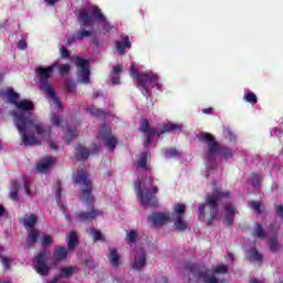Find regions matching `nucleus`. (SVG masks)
<instances>
[{
    "mask_svg": "<svg viewBox=\"0 0 283 283\" xmlns=\"http://www.w3.org/2000/svg\"><path fill=\"white\" fill-rule=\"evenodd\" d=\"M55 188H56V191H55V199H56L57 201H60V200H61V196H62V193H63V188H61V180H57V181L55 182Z\"/></svg>",
    "mask_w": 283,
    "mask_h": 283,
    "instance_id": "nucleus-48",
    "label": "nucleus"
},
{
    "mask_svg": "<svg viewBox=\"0 0 283 283\" xmlns=\"http://www.w3.org/2000/svg\"><path fill=\"white\" fill-rule=\"evenodd\" d=\"M149 155L147 153H142L139 160L137 161V167L139 169H147V160Z\"/></svg>",
    "mask_w": 283,
    "mask_h": 283,
    "instance_id": "nucleus-38",
    "label": "nucleus"
},
{
    "mask_svg": "<svg viewBox=\"0 0 283 283\" xmlns=\"http://www.w3.org/2000/svg\"><path fill=\"white\" fill-rule=\"evenodd\" d=\"M122 72H123V66L120 64L113 66V74H120Z\"/></svg>",
    "mask_w": 283,
    "mask_h": 283,
    "instance_id": "nucleus-58",
    "label": "nucleus"
},
{
    "mask_svg": "<svg viewBox=\"0 0 283 283\" xmlns=\"http://www.w3.org/2000/svg\"><path fill=\"white\" fill-rule=\"evenodd\" d=\"M229 269L227 268V265H219L213 269V273H227Z\"/></svg>",
    "mask_w": 283,
    "mask_h": 283,
    "instance_id": "nucleus-51",
    "label": "nucleus"
},
{
    "mask_svg": "<svg viewBox=\"0 0 283 283\" xmlns=\"http://www.w3.org/2000/svg\"><path fill=\"white\" fill-rule=\"evenodd\" d=\"M266 223H255L254 231L252 232L253 238H259V240H266Z\"/></svg>",
    "mask_w": 283,
    "mask_h": 283,
    "instance_id": "nucleus-22",
    "label": "nucleus"
},
{
    "mask_svg": "<svg viewBox=\"0 0 283 283\" xmlns=\"http://www.w3.org/2000/svg\"><path fill=\"white\" fill-rule=\"evenodd\" d=\"M61 59H70V51L65 46L60 49Z\"/></svg>",
    "mask_w": 283,
    "mask_h": 283,
    "instance_id": "nucleus-50",
    "label": "nucleus"
},
{
    "mask_svg": "<svg viewBox=\"0 0 283 283\" xmlns=\"http://www.w3.org/2000/svg\"><path fill=\"white\" fill-rule=\"evenodd\" d=\"M57 72L61 76H65L72 72V66L70 64H62L57 67Z\"/></svg>",
    "mask_w": 283,
    "mask_h": 283,
    "instance_id": "nucleus-41",
    "label": "nucleus"
},
{
    "mask_svg": "<svg viewBox=\"0 0 283 283\" xmlns=\"http://www.w3.org/2000/svg\"><path fill=\"white\" fill-rule=\"evenodd\" d=\"M94 19L102 24L103 34H107L112 32V30H114V27H112V23H109V21H107V18L105 17V14H103V11L98 7H93L91 9V14L90 9H81L78 11L77 20L85 28L92 27V23H94Z\"/></svg>",
    "mask_w": 283,
    "mask_h": 283,
    "instance_id": "nucleus-5",
    "label": "nucleus"
},
{
    "mask_svg": "<svg viewBox=\"0 0 283 283\" xmlns=\"http://www.w3.org/2000/svg\"><path fill=\"white\" fill-rule=\"evenodd\" d=\"M74 41H78V39H76V34L66 40V45H72Z\"/></svg>",
    "mask_w": 283,
    "mask_h": 283,
    "instance_id": "nucleus-60",
    "label": "nucleus"
},
{
    "mask_svg": "<svg viewBox=\"0 0 283 283\" xmlns=\"http://www.w3.org/2000/svg\"><path fill=\"white\" fill-rule=\"evenodd\" d=\"M54 67H56V64H52L48 67L39 66L36 69V72L39 74V81H40V88L43 90L50 96V98L53 101V104L59 109H63V104L61 103V99L59 96H56V91L52 87V76L54 74Z\"/></svg>",
    "mask_w": 283,
    "mask_h": 283,
    "instance_id": "nucleus-6",
    "label": "nucleus"
},
{
    "mask_svg": "<svg viewBox=\"0 0 283 283\" xmlns=\"http://www.w3.org/2000/svg\"><path fill=\"white\" fill-rule=\"evenodd\" d=\"M174 228L177 231H191V228L189 227V223L182 219V217H175L174 219Z\"/></svg>",
    "mask_w": 283,
    "mask_h": 283,
    "instance_id": "nucleus-24",
    "label": "nucleus"
},
{
    "mask_svg": "<svg viewBox=\"0 0 283 283\" xmlns=\"http://www.w3.org/2000/svg\"><path fill=\"white\" fill-rule=\"evenodd\" d=\"M87 112L91 113V116L95 118H107L109 116V109L97 108L96 106H88Z\"/></svg>",
    "mask_w": 283,
    "mask_h": 283,
    "instance_id": "nucleus-19",
    "label": "nucleus"
},
{
    "mask_svg": "<svg viewBox=\"0 0 283 283\" xmlns=\"http://www.w3.org/2000/svg\"><path fill=\"white\" fill-rule=\"evenodd\" d=\"M277 213L280 218L283 220V206H277Z\"/></svg>",
    "mask_w": 283,
    "mask_h": 283,
    "instance_id": "nucleus-62",
    "label": "nucleus"
},
{
    "mask_svg": "<svg viewBox=\"0 0 283 283\" xmlns=\"http://www.w3.org/2000/svg\"><path fill=\"white\" fill-rule=\"evenodd\" d=\"M250 182L254 189H258V187H260V182H262V177L258 174H252L250 177Z\"/></svg>",
    "mask_w": 283,
    "mask_h": 283,
    "instance_id": "nucleus-39",
    "label": "nucleus"
},
{
    "mask_svg": "<svg viewBox=\"0 0 283 283\" xmlns=\"http://www.w3.org/2000/svg\"><path fill=\"white\" fill-rule=\"evenodd\" d=\"M35 271L38 275H42L43 277H48L50 275V265L48 264V251L41 250L35 255Z\"/></svg>",
    "mask_w": 283,
    "mask_h": 283,
    "instance_id": "nucleus-9",
    "label": "nucleus"
},
{
    "mask_svg": "<svg viewBox=\"0 0 283 283\" xmlns=\"http://www.w3.org/2000/svg\"><path fill=\"white\" fill-rule=\"evenodd\" d=\"M269 249L272 253H277L282 249V244H280L276 235L269 240Z\"/></svg>",
    "mask_w": 283,
    "mask_h": 283,
    "instance_id": "nucleus-29",
    "label": "nucleus"
},
{
    "mask_svg": "<svg viewBox=\"0 0 283 283\" xmlns=\"http://www.w3.org/2000/svg\"><path fill=\"white\" fill-rule=\"evenodd\" d=\"M202 113L203 114H213V108L212 107L203 108Z\"/></svg>",
    "mask_w": 283,
    "mask_h": 283,
    "instance_id": "nucleus-63",
    "label": "nucleus"
},
{
    "mask_svg": "<svg viewBox=\"0 0 283 283\" xmlns=\"http://www.w3.org/2000/svg\"><path fill=\"white\" fill-rule=\"evenodd\" d=\"M78 244V233L76 230H71L67 238V249L69 251H74Z\"/></svg>",
    "mask_w": 283,
    "mask_h": 283,
    "instance_id": "nucleus-25",
    "label": "nucleus"
},
{
    "mask_svg": "<svg viewBox=\"0 0 283 283\" xmlns=\"http://www.w3.org/2000/svg\"><path fill=\"white\" fill-rule=\"evenodd\" d=\"M174 132H182V125L180 124H165L160 130H158V136L163 134H174Z\"/></svg>",
    "mask_w": 283,
    "mask_h": 283,
    "instance_id": "nucleus-20",
    "label": "nucleus"
},
{
    "mask_svg": "<svg viewBox=\"0 0 283 283\" xmlns=\"http://www.w3.org/2000/svg\"><path fill=\"white\" fill-rule=\"evenodd\" d=\"M139 132L142 134H147L149 132H154V129L151 128V125H149V120L147 118L142 119Z\"/></svg>",
    "mask_w": 283,
    "mask_h": 283,
    "instance_id": "nucleus-33",
    "label": "nucleus"
},
{
    "mask_svg": "<svg viewBox=\"0 0 283 283\" xmlns=\"http://www.w3.org/2000/svg\"><path fill=\"white\" fill-rule=\"evenodd\" d=\"M170 220L169 212H154L148 217V222L154 227H165Z\"/></svg>",
    "mask_w": 283,
    "mask_h": 283,
    "instance_id": "nucleus-12",
    "label": "nucleus"
},
{
    "mask_svg": "<svg viewBox=\"0 0 283 283\" xmlns=\"http://www.w3.org/2000/svg\"><path fill=\"white\" fill-rule=\"evenodd\" d=\"M10 198L11 200L19 202V191L10 190Z\"/></svg>",
    "mask_w": 283,
    "mask_h": 283,
    "instance_id": "nucleus-55",
    "label": "nucleus"
},
{
    "mask_svg": "<svg viewBox=\"0 0 283 283\" xmlns=\"http://www.w3.org/2000/svg\"><path fill=\"white\" fill-rule=\"evenodd\" d=\"M203 283H219V281H218V277L212 275V276H209V277L206 276L205 280H203Z\"/></svg>",
    "mask_w": 283,
    "mask_h": 283,
    "instance_id": "nucleus-56",
    "label": "nucleus"
},
{
    "mask_svg": "<svg viewBox=\"0 0 283 283\" xmlns=\"http://www.w3.org/2000/svg\"><path fill=\"white\" fill-rule=\"evenodd\" d=\"M165 157L166 158H178V157H180V151H178L177 149H174V148L166 150Z\"/></svg>",
    "mask_w": 283,
    "mask_h": 283,
    "instance_id": "nucleus-46",
    "label": "nucleus"
},
{
    "mask_svg": "<svg viewBox=\"0 0 283 283\" xmlns=\"http://www.w3.org/2000/svg\"><path fill=\"white\" fill-rule=\"evenodd\" d=\"M14 106L19 112L12 113L11 116L24 147L41 145L39 138H50L52 136V126L45 125L30 113L34 109V102L21 99L15 102Z\"/></svg>",
    "mask_w": 283,
    "mask_h": 283,
    "instance_id": "nucleus-1",
    "label": "nucleus"
},
{
    "mask_svg": "<svg viewBox=\"0 0 283 283\" xmlns=\"http://www.w3.org/2000/svg\"><path fill=\"white\" fill-rule=\"evenodd\" d=\"M226 216L223 218V223L226 227H231L233 224V220H235V208L233 205L229 203L224 207Z\"/></svg>",
    "mask_w": 283,
    "mask_h": 283,
    "instance_id": "nucleus-17",
    "label": "nucleus"
},
{
    "mask_svg": "<svg viewBox=\"0 0 283 283\" xmlns=\"http://www.w3.org/2000/svg\"><path fill=\"white\" fill-rule=\"evenodd\" d=\"M158 134L159 133L156 132V130H150V132L144 134V136H145V140H144L145 147H149V145H151V143H154L155 136H158Z\"/></svg>",
    "mask_w": 283,
    "mask_h": 283,
    "instance_id": "nucleus-32",
    "label": "nucleus"
},
{
    "mask_svg": "<svg viewBox=\"0 0 283 283\" xmlns=\"http://www.w3.org/2000/svg\"><path fill=\"white\" fill-rule=\"evenodd\" d=\"M39 230L36 229H29L28 230V239H27V247H34V243L39 241Z\"/></svg>",
    "mask_w": 283,
    "mask_h": 283,
    "instance_id": "nucleus-27",
    "label": "nucleus"
},
{
    "mask_svg": "<svg viewBox=\"0 0 283 283\" xmlns=\"http://www.w3.org/2000/svg\"><path fill=\"white\" fill-rule=\"evenodd\" d=\"M90 34H92V32H90L88 30L81 29L75 33V39H77V41H83V39H88Z\"/></svg>",
    "mask_w": 283,
    "mask_h": 283,
    "instance_id": "nucleus-40",
    "label": "nucleus"
},
{
    "mask_svg": "<svg viewBox=\"0 0 283 283\" xmlns=\"http://www.w3.org/2000/svg\"><path fill=\"white\" fill-rule=\"evenodd\" d=\"M199 142L207 145V158H216V156L220 154L223 156L224 160H229V158H233V154H235V150L231 149L230 147L220 145V143H218L216 139V136H213L211 133H201L199 136Z\"/></svg>",
    "mask_w": 283,
    "mask_h": 283,
    "instance_id": "nucleus-4",
    "label": "nucleus"
},
{
    "mask_svg": "<svg viewBox=\"0 0 283 283\" xmlns=\"http://www.w3.org/2000/svg\"><path fill=\"white\" fill-rule=\"evenodd\" d=\"M75 65L78 67V75L77 81L80 83H83L84 85H87L90 83V61L84 60L81 56H77L75 59Z\"/></svg>",
    "mask_w": 283,
    "mask_h": 283,
    "instance_id": "nucleus-8",
    "label": "nucleus"
},
{
    "mask_svg": "<svg viewBox=\"0 0 283 283\" xmlns=\"http://www.w3.org/2000/svg\"><path fill=\"white\" fill-rule=\"evenodd\" d=\"M187 270L189 271V273L193 275V277H196V280H203V282H205V279L210 273V270L207 269L205 265H200L196 263H190L187 266Z\"/></svg>",
    "mask_w": 283,
    "mask_h": 283,
    "instance_id": "nucleus-13",
    "label": "nucleus"
},
{
    "mask_svg": "<svg viewBox=\"0 0 283 283\" xmlns=\"http://www.w3.org/2000/svg\"><path fill=\"white\" fill-rule=\"evenodd\" d=\"M21 189V184H19V181H12L11 182V191H20Z\"/></svg>",
    "mask_w": 283,
    "mask_h": 283,
    "instance_id": "nucleus-54",
    "label": "nucleus"
},
{
    "mask_svg": "<svg viewBox=\"0 0 283 283\" xmlns=\"http://www.w3.org/2000/svg\"><path fill=\"white\" fill-rule=\"evenodd\" d=\"M75 269L73 266L61 268L60 277H72L74 275Z\"/></svg>",
    "mask_w": 283,
    "mask_h": 283,
    "instance_id": "nucleus-37",
    "label": "nucleus"
},
{
    "mask_svg": "<svg viewBox=\"0 0 283 283\" xmlns=\"http://www.w3.org/2000/svg\"><path fill=\"white\" fill-rule=\"evenodd\" d=\"M224 198L231 199V192L214 188L212 193L206 197L205 203L199 205L198 220H200V222L205 220L207 216L205 210L208 208L209 218L207 220V224L208 227H212L213 222L218 220V216H220V200H224Z\"/></svg>",
    "mask_w": 283,
    "mask_h": 283,
    "instance_id": "nucleus-3",
    "label": "nucleus"
},
{
    "mask_svg": "<svg viewBox=\"0 0 283 283\" xmlns=\"http://www.w3.org/2000/svg\"><path fill=\"white\" fill-rule=\"evenodd\" d=\"M36 222H39V219L35 217V214L25 216L23 219V226L25 229H35Z\"/></svg>",
    "mask_w": 283,
    "mask_h": 283,
    "instance_id": "nucleus-28",
    "label": "nucleus"
},
{
    "mask_svg": "<svg viewBox=\"0 0 283 283\" xmlns=\"http://www.w3.org/2000/svg\"><path fill=\"white\" fill-rule=\"evenodd\" d=\"M130 77L133 81H137V83L142 87V94L149 98L151 96V91L149 87H156V90H163V85H160V77L154 73H139L136 70V66L130 65Z\"/></svg>",
    "mask_w": 283,
    "mask_h": 283,
    "instance_id": "nucleus-7",
    "label": "nucleus"
},
{
    "mask_svg": "<svg viewBox=\"0 0 283 283\" xmlns=\"http://www.w3.org/2000/svg\"><path fill=\"white\" fill-rule=\"evenodd\" d=\"M108 260L115 269H118L120 266V254H118V250L111 249L108 254Z\"/></svg>",
    "mask_w": 283,
    "mask_h": 283,
    "instance_id": "nucleus-26",
    "label": "nucleus"
},
{
    "mask_svg": "<svg viewBox=\"0 0 283 283\" xmlns=\"http://www.w3.org/2000/svg\"><path fill=\"white\" fill-rule=\"evenodd\" d=\"M113 85H118V83H120V77H113Z\"/></svg>",
    "mask_w": 283,
    "mask_h": 283,
    "instance_id": "nucleus-64",
    "label": "nucleus"
},
{
    "mask_svg": "<svg viewBox=\"0 0 283 283\" xmlns=\"http://www.w3.org/2000/svg\"><path fill=\"white\" fill-rule=\"evenodd\" d=\"M28 49V43H25L24 40H20L18 42V50H27Z\"/></svg>",
    "mask_w": 283,
    "mask_h": 283,
    "instance_id": "nucleus-57",
    "label": "nucleus"
},
{
    "mask_svg": "<svg viewBox=\"0 0 283 283\" xmlns=\"http://www.w3.org/2000/svg\"><path fill=\"white\" fill-rule=\"evenodd\" d=\"M115 48L119 54V56H125L127 53L126 50H132V41H129V36L122 38V41H115Z\"/></svg>",
    "mask_w": 283,
    "mask_h": 283,
    "instance_id": "nucleus-16",
    "label": "nucleus"
},
{
    "mask_svg": "<svg viewBox=\"0 0 283 283\" xmlns=\"http://www.w3.org/2000/svg\"><path fill=\"white\" fill-rule=\"evenodd\" d=\"M1 263L4 271H10V264H12V259H10V256H1Z\"/></svg>",
    "mask_w": 283,
    "mask_h": 283,
    "instance_id": "nucleus-45",
    "label": "nucleus"
},
{
    "mask_svg": "<svg viewBox=\"0 0 283 283\" xmlns=\"http://www.w3.org/2000/svg\"><path fill=\"white\" fill-rule=\"evenodd\" d=\"M56 163V159L53 157H44L41 161L38 163L36 169L38 171H48L52 165Z\"/></svg>",
    "mask_w": 283,
    "mask_h": 283,
    "instance_id": "nucleus-23",
    "label": "nucleus"
},
{
    "mask_svg": "<svg viewBox=\"0 0 283 283\" xmlns=\"http://www.w3.org/2000/svg\"><path fill=\"white\" fill-rule=\"evenodd\" d=\"M84 264L88 269H94V262L91 259H85Z\"/></svg>",
    "mask_w": 283,
    "mask_h": 283,
    "instance_id": "nucleus-59",
    "label": "nucleus"
},
{
    "mask_svg": "<svg viewBox=\"0 0 283 283\" xmlns=\"http://www.w3.org/2000/svg\"><path fill=\"white\" fill-rule=\"evenodd\" d=\"M0 96L10 105H15L19 101V93L14 92L12 87L0 88Z\"/></svg>",
    "mask_w": 283,
    "mask_h": 283,
    "instance_id": "nucleus-14",
    "label": "nucleus"
},
{
    "mask_svg": "<svg viewBox=\"0 0 283 283\" xmlns=\"http://www.w3.org/2000/svg\"><path fill=\"white\" fill-rule=\"evenodd\" d=\"M67 248L65 247H57L53 251V258L55 262H63L67 260Z\"/></svg>",
    "mask_w": 283,
    "mask_h": 283,
    "instance_id": "nucleus-21",
    "label": "nucleus"
},
{
    "mask_svg": "<svg viewBox=\"0 0 283 283\" xmlns=\"http://www.w3.org/2000/svg\"><path fill=\"white\" fill-rule=\"evenodd\" d=\"M74 182L75 185H83V187H85L82 189L81 200L90 207L88 211H80L75 213L77 220L80 222H92V220H96L98 216H103V211L94 207V196L92 195L94 186H92V181H90V174L86 171H78Z\"/></svg>",
    "mask_w": 283,
    "mask_h": 283,
    "instance_id": "nucleus-2",
    "label": "nucleus"
},
{
    "mask_svg": "<svg viewBox=\"0 0 283 283\" xmlns=\"http://www.w3.org/2000/svg\"><path fill=\"white\" fill-rule=\"evenodd\" d=\"M51 123L52 125H54L55 127H61V124L63 123V119H61V117L53 115L51 117Z\"/></svg>",
    "mask_w": 283,
    "mask_h": 283,
    "instance_id": "nucleus-49",
    "label": "nucleus"
},
{
    "mask_svg": "<svg viewBox=\"0 0 283 283\" xmlns=\"http://www.w3.org/2000/svg\"><path fill=\"white\" fill-rule=\"evenodd\" d=\"M98 151H101V146L93 144L90 147V154H98Z\"/></svg>",
    "mask_w": 283,
    "mask_h": 283,
    "instance_id": "nucleus-52",
    "label": "nucleus"
},
{
    "mask_svg": "<svg viewBox=\"0 0 283 283\" xmlns=\"http://www.w3.org/2000/svg\"><path fill=\"white\" fill-rule=\"evenodd\" d=\"M90 154V149L85 148L83 144H78L74 149L75 160H87Z\"/></svg>",
    "mask_w": 283,
    "mask_h": 283,
    "instance_id": "nucleus-18",
    "label": "nucleus"
},
{
    "mask_svg": "<svg viewBox=\"0 0 283 283\" xmlns=\"http://www.w3.org/2000/svg\"><path fill=\"white\" fill-rule=\"evenodd\" d=\"M250 209H253L256 213H262V203L260 201H251Z\"/></svg>",
    "mask_w": 283,
    "mask_h": 283,
    "instance_id": "nucleus-47",
    "label": "nucleus"
},
{
    "mask_svg": "<svg viewBox=\"0 0 283 283\" xmlns=\"http://www.w3.org/2000/svg\"><path fill=\"white\" fill-rule=\"evenodd\" d=\"M137 198L139 202H142L143 207H158V199L154 197V193H151L147 188L143 189L139 186Z\"/></svg>",
    "mask_w": 283,
    "mask_h": 283,
    "instance_id": "nucleus-10",
    "label": "nucleus"
},
{
    "mask_svg": "<svg viewBox=\"0 0 283 283\" xmlns=\"http://www.w3.org/2000/svg\"><path fill=\"white\" fill-rule=\"evenodd\" d=\"M74 138H76V130L72 128H67L66 132L64 133V140L66 145H70V143H72Z\"/></svg>",
    "mask_w": 283,
    "mask_h": 283,
    "instance_id": "nucleus-34",
    "label": "nucleus"
},
{
    "mask_svg": "<svg viewBox=\"0 0 283 283\" xmlns=\"http://www.w3.org/2000/svg\"><path fill=\"white\" fill-rule=\"evenodd\" d=\"M24 191L27 196H32V190L30 189V181H28L27 179H24Z\"/></svg>",
    "mask_w": 283,
    "mask_h": 283,
    "instance_id": "nucleus-53",
    "label": "nucleus"
},
{
    "mask_svg": "<svg viewBox=\"0 0 283 283\" xmlns=\"http://www.w3.org/2000/svg\"><path fill=\"white\" fill-rule=\"evenodd\" d=\"M243 98L247 103H250V105H256L258 104V95H255V93H253L251 91L245 93Z\"/></svg>",
    "mask_w": 283,
    "mask_h": 283,
    "instance_id": "nucleus-35",
    "label": "nucleus"
},
{
    "mask_svg": "<svg viewBox=\"0 0 283 283\" xmlns=\"http://www.w3.org/2000/svg\"><path fill=\"white\" fill-rule=\"evenodd\" d=\"M126 241L129 244H136V242H138V233L136 232V230H130L129 232H127Z\"/></svg>",
    "mask_w": 283,
    "mask_h": 283,
    "instance_id": "nucleus-36",
    "label": "nucleus"
},
{
    "mask_svg": "<svg viewBox=\"0 0 283 283\" xmlns=\"http://www.w3.org/2000/svg\"><path fill=\"white\" fill-rule=\"evenodd\" d=\"M54 242V239L50 234L42 235L41 244L42 247H52V243Z\"/></svg>",
    "mask_w": 283,
    "mask_h": 283,
    "instance_id": "nucleus-42",
    "label": "nucleus"
},
{
    "mask_svg": "<svg viewBox=\"0 0 283 283\" xmlns=\"http://www.w3.org/2000/svg\"><path fill=\"white\" fill-rule=\"evenodd\" d=\"M250 255L251 260H253L254 262H262V260H264V255L259 253V251L255 249L251 251Z\"/></svg>",
    "mask_w": 283,
    "mask_h": 283,
    "instance_id": "nucleus-44",
    "label": "nucleus"
},
{
    "mask_svg": "<svg viewBox=\"0 0 283 283\" xmlns=\"http://www.w3.org/2000/svg\"><path fill=\"white\" fill-rule=\"evenodd\" d=\"M172 211L175 213V218H182V216L187 213V206H185V203H177L174 206Z\"/></svg>",
    "mask_w": 283,
    "mask_h": 283,
    "instance_id": "nucleus-30",
    "label": "nucleus"
},
{
    "mask_svg": "<svg viewBox=\"0 0 283 283\" xmlns=\"http://www.w3.org/2000/svg\"><path fill=\"white\" fill-rule=\"evenodd\" d=\"M146 265H147V254L143 250L137 251L135 254V260L133 264L134 271H143V269H145Z\"/></svg>",
    "mask_w": 283,
    "mask_h": 283,
    "instance_id": "nucleus-15",
    "label": "nucleus"
},
{
    "mask_svg": "<svg viewBox=\"0 0 283 283\" xmlns=\"http://www.w3.org/2000/svg\"><path fill=\"white\" fill-rule=\"evenodd\" d=\"M44 2L46 3V6H56V3H59V0H44Z\"/></svg>",
    "mask_w": 283,
    "mask_h": 283,
    "instance_id": "nucleus-61",
    "label": "nucleus"
},
{
    "mask_svg": "<svg viewBox=\"0 0 283 283\" xmlns=\"http://www.w3.org/2000/svg\"><path fill=\"white\" fill-rule=\"evenodd\" d=\"M91 235L93 237L94 242H105V235L101 230H96V228H91Z\"/></svg>",
    "mask_w": 283,
    "mask_h": 283,
    "instance_id": "nucleus-31",
    "label": "nucleus"
},
{
    "mask_svg": "<svg viewBox=\"0 0 283 283\" xmlns=\"http://www.w3.org/2000/svg\"><path fill=\"white\" fill-rule=\"evenodd\" d=\"M99 136L102 138V143H104L108 151H114V149H116V145H118V139L114 135H112V128L102 130L99 133Z\"/></svg>",
    "mask_w": 283,
    "mask_h": 283,
    "instance_id": "nucleus-11",
    "label": "nucleus"
},
{
    "mask_svg": "<svg viewBox=\"0 0 283 283\" xmlns=\"http://www.w3.org/2000/svg\"><path fill=\"white\" fill-rule=\"evenodd\" d=\"M64 90L70 94L76 92V84L70 80H67L64 84Z\"/></svg>",
    "mask_w": 283,
    "mask_h": 283,
    "instance_id": "nucleus-43",
    "label": "nucleus"
}]
</instances>
